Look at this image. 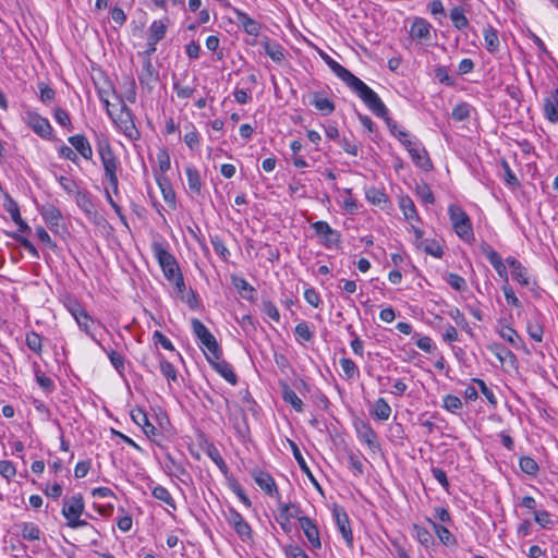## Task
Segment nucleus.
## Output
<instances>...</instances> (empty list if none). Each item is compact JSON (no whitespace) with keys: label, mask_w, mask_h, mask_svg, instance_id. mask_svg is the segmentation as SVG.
<instances>
[{"label":"nucleus","mask_w":558,"mask_h":558,"mask_svg":"<svg viewBox=\"0 0 558 558\" xmlns=\"http://www.w3.org/2000/svg\"><path fill=\"white\" fill-rule=\"evenodd\" d=\"M39 98L45 105L50 104L56 96L54 90L45 82H38Z\"/></svg>","instance_id":"obj_52"},{"label":"nucleus","mask_w":558,"mask_h":558,"mask_svg":"<svg viewBox=\"0 0 558 558\" xmlns=\"http://www.w3.org/2000/svg\"><path fill=\"white\" fill-rule=\"evenodd\" d=\"M40 214L49 228L57 232L62 220L61 211L53 205H47L41 208Z\"/></svg>","instance_id":"obj_19"},{"label":"nucleus","mask_w":558,"mask_h":558,"mask_svg":"<svg viewBox=\"0 0 558 558\" xmlns=\"http://www.w3.org/2000/svg\"><path fill=\"white\" fill-rule=\"evenodd\" d=\"M408 153L417 167L424 170H429L432 168V161L421 142H417L416 145L413 146Z\"/></svg>","instance_id":"obj_18"},{"label":"nucleus","mask_w":558,"mask_h":558,"mask_svg":"<svg viewBox=\"0 0 558 558\" xmlns=\"http://www.w3.org/2000/svg\"><path fill=\"white\" fill-rule=\"evenodd\" d=\"M300 527L313 549L322 548L320 533L317 524L311 518H301Z\"/></svg>","instance_id":"obj_13"},{"label":"nucleus","mask_w":558,"mask_h":558,"mask_svg":"<svg viewBox=\"0 0 558 558\" xmlns=\"http://www.w3.org/2000/svg\"><path fill=\"white\" fill-rule=\"evenodd\" d=\"M519 465L521 471L529 475H535L538 471V464L531 457L520 458Z\"/></svg>","instance_id":"obj_51"},{"label":"nucleus","mask_w":558,"mask_h":558,"mask_svg":"<svg viewBox=\"0 0 558 558\" xmlns=\"http://www.w3.org/2000/svg\"><path fill=\"white\" fill-rule=\"evenodd\" d=\"M294 336L299 342H310L314 338V332L308 323L300 322L294 328Z\"/></svg>","instance_id":"obj_34"},{"label":"nucleus","mask_w":558,"mask_h":558,"mask_svg":"<svg viewBox=\"0 0 558 558\" xmlns=\"http://www.w3.org/2000/svg\"><path fill=\"white\" fill-rule=\"evenodd\" d=\"M499 335L502 339L508 341L514 348H520L522 341H521L519 335L517 333V331L513 328H511L510 326L504 327L499 331Z\"/></svg>","instance_id":"obj_48"},{"label":"nucleus","mask_w":558,"mask_h":558,"mask_svg":"<svg viewBox=\"0 0 558 558\" xmlns=\"http://www.w3.org/2000/svg\"><path fill=\"white\" fill-rule=\"evenodd\" d=\"M159 366H160L161 374L169 381H177V379H178L177 369L169 361L163 360V359L160 360Z\"/></svg>","instance_id":"obj_58"},{"label":"nucleus","mask_w":558,"mask_h":558,"mask_svg":"<svg viewBox=\"0 0 558 558\" xmlns=\"http://www.w3.org/2000/svg\"><path fill=\"white\" fill-rule=\"evenodd\" d=\"M365 196H366V199L369 203H372L373 205L380 206L388 202V197H387L386 193L383 190L374 187V186L366 189Z\"/></svg>","instance_id":"obj_37"},{"label":"nucleus","mask_w":558,"mask_h":558,"mask_svg":"<svg viewBox=\"0 0 558 558\" xmlns=\"http://www.w3.org/2000/svg\"><path fill=\"white\" fill-rule=\"evenodd\" d=\"M227 521L234 529L242 541H247L251 538L252 530L240 512L230 510L227 514Z\"/></svg>","instance_id":"obj_14"},{"label":"nucleus","mask_w":558,"mask_h":558,"mask_svg":"<svg viewBox=\"0 0 558 558\" xmlns=\"http://www.w3.org/2000/svg\"><path fill=\"white\" fill-rule=\"evenodd\" d=\"M9 235L16 240L34 258L39 257L37 248L28 239L16 233H10Z\"/></svg>","instance_id":"obj_60"},{"label":"nucleus","mask_w":558,"mask_h":558,"mask_svg":"<svg viewBox=\"0 0 558 558\" xmlns=\"http://www.w3.org/2000/svg\"><path fill=\"white\" fill-rule=\"evenodd\" d=\"M169 19L165 17L161 20L154 21L148 28V44L151 46V50H156V44L160 41L167 32Z\"/></svg>","instance_id":"obj_16"},{"label":"nucleus","mask_w":558,"mask_h":558,"mask_svg":"<svg viewBox=\"0 0 558 558\" xmlns=\"http://www.w3.org/2000/svg\"><path fill=\"white\" fill-rule=\"evenodd\" d=\"M24 123L29 126L37 135L43 138H50L52 126L47 118L40 116L34 110H26L22 117Z\"/></svg>","instance_id":"obj_8"},{"label":"nucleus","mask_w":558,"mask_h":558,"mask_svg":"<svg viewBox=\"0 0 558 558\" xmlns=\"http://www.w3.org/2000/svg\"><path fill=\"white\" fill-rule=\"evenodd\" d=\"M414 537L423 546L428 547L433 543V536L429 531L418 524H413Z\"/></svg>","instance_id":"obj_46"},{"label":"nucleus","mask_w":558,"mask_h":558,"mask_svg":"<svg viewBox=\"0 0 558 558\" xmlns=\"http://www.w3.org/2000/svg\"><path fill=\"white\" fill-rule=\"evenodd\" d=\"M100 99L102 100L108 116L113 120L119 130L130 140L136 141L140 137V132L135 126L133 121V116L131 110L125 106V104H121L119 113H116L113 109L110 108V102L107 98L100 94Z\"/></svg>","instance_id":"obj_2"},{"label":"nucleus","mask_w":558,"mask_h":558,"mask_svg":"<svg viewBox=\"0 0 558 558\" xmlns=\"http://www.w3.org/2000/svg\"><path fill=\"white\" fill-rule=\"evenodd\" d=\"M185 173L190 192L195 195H199L202 191V179L198 170L193 166H187L185 168Z\"/></svg>","instance_id":"obj_27"},{"label":"nucleus","mask_w":558,"mask_h":558,"mask_svg":"<svg viewBox=\"0 0 558 558\" xmlns=\"http://www.w3.org/2000/svg\"><path fill=\"white\" fill-rule=\"evenodd\" d=\"M349 87L362 99L366 107L377 117L387 114V108L379 96L357 76Z\"/></svg>","instance_id":"obj_3"},{"label":"nucleus","mask_w":558,"mask_h":558,"mask_svg":"<svg viewBox=\"0 0 558 558\" xmlns=\"http://www.w3.org/2000/svg\"><path fill=\"white\" fill-rule=\"evenodd\" d=\"M133 422L140 426L147 436L156 434V427L149 422L146 412L142 409H134L131 411Z\"/></svg>","instance_id":"obj_21"},{"label":"nucleus","mask_w":558,"mask_h":558,"mask_svg":"<svg viewBox=\"0 0 558 558\" xmlns=\"http://www.w3.org/2000/svg\"><path fill=\"white\" fill-rule=\"evenodd\" d=\"M84 512L85 504L82 495L76 494L63 500L61 513L66 520V525L70 529L74 530L88 525L86 520L81 519Z\"/></svg>","instance_id":"obj_4"},{"label":"nucleus","mask_w":558,"mask_h":558,"mask_svg":"<svg viewBox=\"0 0 558 558\" xmlns=\"http://www.w3.org/2000/svg\"><path fill=\"white\" fill-rule=\"evenodd\" d=\"M483 253L487 260L492 264L498 276L508 283L509 277L507 271V263L502 260L501 256L492 247L483 248Z\"/></svg>","instance_id":"obj_15"},{"label":"nucleus","mask_w":558,"mask_h":558,"mask_svg":"<svg viewBox=\"0 0 558 558\" xmlns=\"http://www.w3.org/2000/svg\"><path fill=\"white\" fill-rule=\"evenodd\" d=\"M163 469L166 473L170 476H174L181 478L183 475H186V470L183 464L177 461L171 454H165Z\"/></svg>","instance_id":"obj_24"},{"label":"nucleus","mask_w":558,"mask_h":558,"mask_svg":"<svg viewBox=\"0 0 558 558\" xmlns=\"http://www.w3.org/2000/svg\"><path fill=\"white\" fill-rule=\"evenodd\" d=\"M157 162L161 173H166L170 169V155L166 149H160L157 153Z\"/></svg>","instance_id":"obj_63"},{"label":"nucleus","mask_w":558,"mask_h":558,"mask_svg":"<svg viewBox=\"0 0 558 558\" xmlns=\"http://www.w3.org/2000/svg\"><path fill=\"white\" fill-rule=\"evenodd\" d=\"M72 147L86 160L93 158V148L85 135L75 134L68 138Z\"/></svg>","instance_id":"obj_17"},{"label":"nucleus","mask_w":558,"mask_h":558,"mask_svg":"<svg viewBox=\"0 0 558 558\" xmlns=\"http://www.w3.org/2000/svg\"><path fill=\"white\" fill-rule=\"evenodd\" d=\"M545 117L553 123L558 122V89H555L544 102Z\"/></svg>","instance_id":"obj_22"},{"label":"nucleus","mask_w":558,"mask_h":558,"mask_svg":"<svg viewBox=\"0 0 558 558\" xmlns=\"http://www.w3.org/2000/svg\"><path fill=\"white\" fill-rule=\"evenodd\" d=\"M315 233L322 239V243L331 248L340 242V234L333 230L326 221H316L312 225Z\"/></svg>","instance_id":"obj_10"},{"label":"nucleus","mask_w":558,"mask_h":558,"mask_svg":"<svg viewBox=\"0 0 558 558\" xmlns=\"http://www.w3.org/2000/svg\"><path fill=\"white\" fill-rule=\"evenodd\" d=\"M26 345L31 351L40 355L43 352V339L39 333L35 331H28L25 336Z\"/></svg>","instance_id":"obj_38"},{"label":"nucleus","mask_w":558,"mask_h":558,"mask_svg":"<svg viewBox=\"0 0 558 558\" xmlns=\"http://www.w3.org/2000/svg\"><path fill=\"white\" fill-rule=\"evenodd\" d=\"M430 24L424 19H415L411 25L410 34L412 38L427 39L430 36Z\"/></svg>","instance_id":"obj_26"},{"label":"nucleus","mask_w":558,"mask_h":558,"mask_svg":"<svg viewBox=\"0 0 558 558\" xmlns=\"http://www.w3.org/2000/svg\"><path fill=\"white\" fill-rule=\"evenodd\" d=\"M255 483L263 489L268 496L280 499V493L274 477L262 470H255L252 473Z\"/></svg>","instance_id":"obj_12"},{"label":"nucleus","mask_w":558,"mask_h":558,"mask_svg":"<svg viewBox=\"0 0 558 558\" xmlns=\"http://www.w3.org/2000/svg\"><path fill=\"white\" fill-rule=\"evenodd\" d=\"M33 368L36 383L39 385V387L46 392L52 391L54 389L53 380L40 371V367L37 363H34Z\"/></svg>","instance_id":"obj_32"},{"label":"nucleus","mask_w":558,"mask_h":558,"mask_svg":"<svg viewBox=\"0 0 558 558\" xmlns=\"http://www.w3.org/2000/svg\"><path fill=\"white\" fill-rule=\"evenodd\" d=\"M442 402L444 408L451 413H456L462 408L461 399L454 395L445 396Z\"/></svg>","instance_id":"obj_54"},{"label":"nucleus","mask_w":558,"mask_h":558,"mask_svg":"<svg viewBox=\"0 0 558 558\" xmlns=\"http://www.w3.org/2000/svg\"><path fill=\"white\" fill-rule=\"evenodd\" d=\"M357 435L363 442L367 444L369 447L374 446L376 434L368 424L363 423L361 427L357 428Z\"/></svg>","instance_id":"obj_45"},{"label":"nucleus","mask_w":558,"mask_h":558,"mask_svg":"<svg viewBox=\"0 0 558 558\" xmlns=\"http://www.w3.org/2000/svg\"><path fill=\"white\" fill-rule=\"evenodd\" d=\"M75 322L82 331H84L93 341L99 344V341L93 332L94 320L86 311L76 313Z\"/></svg>","instance_id":"obj_25"},{"label":"nucleus","mask_w":558,"mask_h":558,"mask_svg":"<svg viewBox=\"0 0 558 558\" xmlns=\"http://www.w3.org/2000/svg\"><path fill=\"white\" fill-rule=\"evenodd\" d=\"M21 534L27 541H38L41 532L35 523L25 522L21 525Z\"/></svg>","instance_id":"obj_42"},{"label":"nucleus","mask_w":558,"mask_h":558,"mask_svg":"<svg viewBox=\"0 0 558 558\" xmlns=\"http://www.w3.org/2000/svg\"><path fill=\"white\" fill-rule=\"evenodd\" d=\"M158 184L161 189L162 196L166 203L170 205L175 204V194L170 184L166 180H158Z\"/></svg>","instance_id":"obj_61"},{"label":"nucleus","mask_w":558,"mask_h":558,"mask_svg":"<svg viewBox=\"0 0 558 558\" xmlns=\"http://www.w3.org/2000/svg\"><path fill=\"white\" fill-rule=\"evenodd\" d=\"M327 64L332 70V72L341 78L348 86L352 81L356 77L353 73H351L348 69L342 66L340 63L331 59L330 57H327L326 59Z\"/></svg>","instance_id":"obj_28"},{"label":"nucleus","mask_w":558,"mask_h":558,"mask_svg":"<svg viewBox=\"0 0 558 558\" xmlns=\"http://www.w3.org/2000/svg\"><path fill=\"white\" fill-rule=\"evenodd\" d=\"M191 326L193 333L199 342L201 349H203L205 352L206 357H215V360H219L221 351L216 338L209 331V329L197 318L191 319Z\"/></svg>","instance_id":"obj_5"},{"label":"nucleus","mask_w":558,"mask_h":558,"mask_svg":"<svg viewBox=\"0 0 558 558\" xmlns=\"http://www.w3.org/2000/svg\"><path fill=\"white\" fill-rule=\"evenodd\" d=\"M240 21L244 27V31L250 35H257L259 32V25L253 19H251L247 14H240Z\"/></svg>","instance_id":"obj_56"},{"label":"nucleus","mask_w":558,"mask_h":558,"mask_svg":"<svg viewBox=\"0 0 558 558\" xmlns=\"http://www.w3.org/2000/svg\"><path fill=\"white\" fill-rule=\"evenodd\" d=\"M332 517L335 519L336 525H337L341 536L343 537V539L345 541V543L349 546H352L353 545V534H352V530L350 526V520H349L348 513L345 512V510L342 507L335 506L332 508Z\"/></svg>","instance_id":"obj_9"},{"label":"nucleus","mask_w":558,"mask_h":558,"mask_svg":"<svg viewBox=\"0 0 558 558\" xmlns=\"http://www.w3.org/2000/svg\"><path fill=\"white\" fill-rule=\"evenodd\" d=\"M75 199L77 205L86 213H90L93 210V203L87 192L77 191L75 193Z\"/></svg>","instance_id":"obj_57"},{"label":"nucleus","mask_w":558,"mask_h":558,"mask_svg":"<svg viewBox=\"0 0 558 558\" xmlns=\"http://www.w3.org/2000/svg\"><path fill=\"white\" fill-rule=\"evenodd\" d=\"M94 143L104 168V177L113 194L118 195L120 161L112 149L109 137L105 133H95Z\"/></svg>","instance_id":"obj_1"},{"label":"nucleus","mask_w":558,"mask_h":558,"mask_svg":"<svg viewBox=\"0 0 558 558\" xmlns=\"http://www.w3.org/2000/svg\"><path fill=\"white\" fill-rule=\"evenodd\" d=\"M284 554L287 558H310L305 550L298 545L287 546L284 548Z\"/></svg>","instance_id":"obj_64"},{"label":"nucleus","mask_w":558,"mask_h":558,"mask_svg":"<svg viewBox=\"0 0 558 558\" xmlns=\"http://www.w3.org/2000/svg\"><path fill=\"white\" fill-rule=\"evenodd\" d=\"M488 349L495 354V356L504 364L506 361H515L514 354L501 344H490Z\"/></svg>","instance_id":"obj_40"},{"label":"nucleus","mask_w":558,"mask_h":558,"mask_svg":"<svg viewBox=\"0 0 558 558\" xmlns=\"http://www.w3.org/2000/svg\"><path fill=\"white\" fill-rule=\"evenodd\" d=\"M416 248L436 258H440L444 254L442 246L435 239H424Z\"/></svg>","instance_id":"obj_29"},{"label":"nucleus","mask_w":558,"mask_h":558,"mask_svg":"<svg viewBox=\"0 0 558 558\" xmlns=\"http://www.w3.org/2000/svg\"><path fill=\"white\" fill-rule=\"evenodd\" d=\"M450 19L453 26L458 29H463L469 25V20L466 19L463 9L460 7H456L450 11Z\"/></svg>","instance_id":"obj_43"},{"label":"nucleus","mask_w":558,"mask_h":558,"mask_svg":"<svg viewBox=\"0 0 558 558\" xmlns=\"http://www.w3.org/2000/svg\"><path fill=\"white\" fill-rule=\"evenodd\" d=\"M485 47L489 52H496L499 48V38L497 32L493 27L484 29Z\"/></svg>","instance_id":"obj_39"},{"label":"nucleus","mask_w":558,"mask_h":558,"mask_svg":"<svg viewBox=\"0 0 558 558\" xmlns=\"http://www.w3.org/2000/svg\"><path fill=\"white\" fill-rule=\"evenodd\" d=\"M448 214H449V218H450L452 228H453L454 232L457 233V235L465 242L473 241L474 240L473 227H472V222H471L469 216L466 215V213L461 207H459L457 205H450L448 207Z\"/></svg>","instance_id":"obj_6"},{"label":"nucleus","mask_w":558,"mask_h":558,"mask_svg":"<svg viewBox=\"0 0 558 558\" xmlns=\"http://www.w3.org/2000/svg\"><path fill=\"white\" fill-rule=\"evenodd\" d=\"M312 105L325 114H329L335 110V105L328 98L318 94H314Z\"/></svg>","instance_id":"obj_41"},{"label":"nucleus","mask_w":558,"mask_h":558,"mask_svg":"<svg viewBox=\"0 0 558 558\" xmlns=\"http://www.w3.org/2000/svg\"><path fill=\"white\" fill-rule=\"evenodd\" d=\"M189 129L183 140L186 146L193 150L199 146V133L193 124H190Z\"/></svg>","instance_id":"obj_49"},{"label":"nucleus","mask_w":558,"mask_h":558,"mask_svg":"<svg viewBox=\"0 0 558 558\" xmlns=\"http://www.w3.org/2000/svg\"><path fill=\"white\" fill-rule=\"evenodd\" d=\"M446 282L457 291H463L466 288L464 278L457 274H448Z\"/></svg>","instance_id":"obj_62"},{"label":"nucleus","mask_w":558,"mask_h":558,"mask_svg":"<svg viewBox=\"0 0 558 558\" xmlns=\"http://www.w3.org/2000/svg\"><path fill=\"white\" fill-rule=\"evenodd\" d=\"M282 398H283L284 402L291 404V407L296 412H303V410H304L303 401L298 397L295 391L292 390L291 388H289L288 386H284V388L282 390Z\"/></svg>","instance_id":"obj_35"},{"label":"nucleus","mask_w":558,"mask_h":558,"mask_svg":"<svg viewBox=\"0 0 558 558\" xmlns=\"http://www.w3.org/2000/svg\"><path fill=\"white\" fill-rule=\"evenodd\" d=\"M340 367L343 372V376L348 380H353L359 377L360 371L356 364L349 357H341L339 360Z\"/></svg>","instance_id":"obj_33"},{"label":"nucleus","mask_w":558,"mask_h":558,"mask_svg":"<svg viewBox=\"0 0 558 558\" xmlns=\"http://www.w3.org/2000/svg\"><path fill=\"white\" fill-rule=\"evenodd\" d=\"M506 263L510 268L512 279L522 287H529L532 283L531 275L525 266L515 257L509 256Z\"/></svg>","instance_id":"obj_11"},{"label":"nucleus","mask_w":558,"mask_h":558,"mask_svg":"<svg viewBox=\"0 0 558 558\" xmlns=\"http://www.w3.org/2000/svg\"><path fill=\"white\" fill-rule=\"evenodd\" d=\"M151 494L156 499L163 501L166 505H168L173 511L177 510V504L166 487L161 485H156L153 487Z\"/></svg>","instance_id":"obj_31"},{"label":"nucleus","mask_w":558,"mask_h":558,"mask_svg":"<svg viewBox=\"0 0 558 558\" xmlns=\"http://www.w3.org/2000/svg\"><path fill=\"white\" fill-rule=\"evenodd\" d=\"M290 447L292 449V452H293V456L300 466V469L305 473L307 474L310 477H312V474H311V470L304 459V457L302 456L298 445L293 441H290Z\"/></svg>","instance_id":"obj_59"},{"label":"nucleus","mask_w":558,"mask_h":558,"mask_svg":"<svg viewBox=\"0 0 558 558\" xmlns=\"http://www.w3.org/2000/svg\"><path fill=\"white\" fill-rule=\"evenodd\" d=\"M221 357V355L219 356ZM208 362L213 365L214 369L220 374L228 383L235 385L236 384V375L234 374L231 365L226 361L219 359L215 360V357L207 359Z\"/></svg>","instance_id":"obj_20"},{"label":"nucleus","mask_w":558,"mask_h":558,"mask_svg":"<svg viewBox=\"0 0 558 558\" xmlns=\"http://www.w3.org/2000/svg\"><path fill=\"white\" fill-rule=\"evenodd\" d=\"M151 251L167 280H172L174 276L181 272L175 258L162 242H154L151 244Z\"/></svg>","instance_id":"obj_7"},{"label":"nucleus","mask_w":558,"mask_h":558,"mask_svg":"<svg viewBox=\"0 0 558 558\" xmlns=\"http://www.w3.org/2000/svg\"><path fill=\"white\" fill-rule=\"evenodd\" d=\"M206 453L210 458V460L219 468V470L222 473L228 472V466H227L225 460L222 459L219 450L214 445H210L207 448Z\"/></svg>","instance_id":"obj_47"},{"label":"nucleus","mask_w":558,"mask_h":558,"mask_svg":"<svg viewBox=\"0 0 558 558\" xmlns=\"http://www.w3.org/2000/svg\"><path fill=\"white\" fill-rule=\"evenodd\" d=\"M265 52L276 63H281L284 59V52L281 45L277 43H265Z\"/></svg>","instance_id":"obj_36"},{"label":"nucleus","mask_w":558,"mask_h":558,"mask_svg":"<svg viewBox=\"0 0 558 558\" xmlns=\"http://www.w3.org/2000/svg\"><path fill=\"white\" fill-rule=\"evenodd\" d=\"M400 208L407 220L411 221L418 219L414 203L412 202L411 198L402 197L400 199Z\"/></svg>","instance_id":"obj_44"},{"label":"nucleus","mask_w":558,"mask_h":558,"mask_svg":"<svg viewBox=\"0 0 558 558\" xmlns=\"http://www.w3.org/2000/svg\"><path fill=\"white\" fill-rule=\"evenodd\" d=\"M0 475L8 482L12 481L16 475L15 465L9 460H0Z\"/></svg>","instance_id":"obj_55"},{"label":"nucleus","mask_w":558,"mask_h":558,"mask_svg":"<svg viewBox=\"0 0 558 558\" xmlns=\"http://www.w3.org/2000/svg\"><path fill=\"white\" fill-rule=\"evenodd\" d=\"M501 290L504 292V295H505V299H506V302L508 305L517 307V308L522 307V303L520 302V300L515 295L512 287H510L509 283H504V286L501 287Z\"/></svg>","instance_id":"obj_53"},{"label":"nucleus","mask_w":558,"mask_h":558,"mask_svg":"<svg viewBox=\"0 0 558 558\" xmlns=\"http://www.w3.org/2000/svg\"><path fill=\"white\" fill-rule=\"evenodd\" d=\"M371 413L379 421H387L391 415V408L384 398H378L374 402Z\"/></svg>","instance_id":"obj_30"},{"label":"nucleus","mask_w":558,"mask_h":558,"mask_svg":"<svg viewBox=\"0 0 558 558\" xmlns=\"http://www.w3.org/2000/svg\"><path fill=\"white\" fill-rule=\"evenodd\" d=\"M426 521L429 523L436 536L444 545L453 546L457 544L456 537L446 526L436 523L434 520L429 518H427Z\"/></svg>","instance_id":"obj_23"},{"label":"nucleus","mask_w":558,"mask_h":558,"mask_svg":"<svg viewBox=\"0 0 558 558\" xmlns=\"http://www.w3.org/2000/svg\"><path fill=\"white\" fill-rule=\"evenodd\" d=\"M470 113H471V106L466 102H461V104H458L452 109L451 116H452L453 120H456V121H464V120L469 119Z\"/></svg>","instance_id":"obj_50"}]
</instances>
